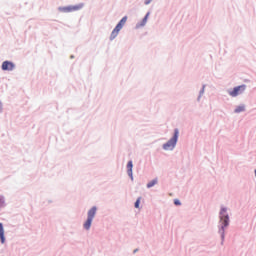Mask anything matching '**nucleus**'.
I'll return each instance as SVG.
<instances>
[{
	"mask_svg": "<svg viewBox=\"0 0 256 256\" xmlns=\"http://www.w3.org/2000/svg\"><path fill=\"white\" fill-rule=\"evenodd\" d=\"M179 139V129L174 130V136L163 145V149L165 151H173L175 149V146L177 145V140Z\"/></svg>",
	"mask_w": 256,
	"mask_h": 256,
	"instance_id": "f257e3e1",
	"label": "nucleus"
},
{
	"mask_svg": "<svg viewBox=\"0 0 256 256\" xmlns=\"http://www.w3.org/2000/svg\"><path fill=\"white\" fill-rule=\"evenodd\" d=\"M83 7H85L84 3L69 6H60L58 7V11H60V13H73V11H81Z\"/></svg>",
	"mask_w": 256,
	"mask_h": 256,
	"instance_id": "f03ea898",
	"label": "nucleus"
},
{
	"mask_svg": "<svg viewBox=\"0 0 256 256\" xmlns=\"http://www.w3.org/2000/svg\"><path fill=\"white\" fill-rule=\"evenodd\" d=\"M95 215H97V207L93 206L89 211H88V218L84 223V229L89 231L91 229V224L93 223V219H95Z\"/></svg>",
	"mask_w": 256,
	"mask_h": 256,
	"instance_id": "7ed1b4c3",
	"label": "nucleus"
},
{
	"mask_svg": "<svg viewBox=\"0 0 256 256\" xmlns=\"http://www.w3.org/2000/svg\"><path fill=\"white\" fill-rule=\"evenodd\" d=\"M245 89H247V86H245V85L237 86V87L233 88L232 91H229V96L237 97L239 95H243V93H245Z\"/></svg>",
	"mask_w": 256,
	"mask_h": 256,
	"instance_id": "20e7f679",
	"label": "nucleus"
},
{
	"mask_svg": "<svg viewBox=\"0 0 256 256\" xmlns=\"http://www.w3.org/2000/svg\"><path fill=\"white\" fill-rule=\"evenodd\" d=\"M220 221L222 223V229H224V227L229 226V215H227V209L226 208H222L220 211Z\"/></svg>",
	"mask_w": 256,
	"mask_h": 256,
	"instance_id": "39448f33",
	"label": "nucleus"
},
{
	"mask_svg": "<svg viewBox=\"0 0 256 256\" xmlns=\"http://www.w3.org/2000/svg\"><path fill=\"white\" fill-rule=\"evenodd\" d=\"M127 16H124L115 26V28L112 30V33H119L123 27H125V23H127Z\"/></svg>",
	"mask_w": 256,
	"mask_h": 256,
	"instance_id": "423d86ee",
	"label": "nucleus"
},
{
	"mask_svg": "<svg viewBox=\"0 0 256 256\" xmlns=\"http://www.w3.org/2000/svg\"><path fill=\"white\" fill-rule=\"evenodd\" d=\"M15 69V64L10 61H4L2 63V71H13Z\"/></svg>",
	"mask_w": 256,
	"mask_h": 256,
	"instance_id": "0eeeda50",
	"label": "nucleus"
},
{
	"mask_svg": "<svg viewBox=\"0 0 256 256\" xmlns=\"http://www.w3.org/2000/svg\"><path fill=\"white\" fill-rule=\"evenodd\" d=\"M149 15H151V12H147L144 16V19H142L140 22L136 24V29H139L141 27H145L147 25V20L149 19Z\"/></svg>",
	"mask_w": 256,
	"mask_h": 256,
	"instance_id": "6e6552de",
	"label": "nucleus"
},
{
	"mask_svg": "<svg viewBox=\"0 0 256 256\" xmlns=\"http://www.w3.org/2000/svg\"><path fill=\"white\" fill-rule=\"evenodd\" d=\"M128 175L131 179H133V161H129L127 164Z\"/></svg>",
	"mask_w": 256,
	"mask_h": 256,
	"instance_id": "1a4fd4ad",
	"label": "nucleus"
},
{
	"mask_svg": "<svg viewBox=\"0 0 256 256\" xmlns=\"http://www.w3.org/2000/svg\"><path fill=\"white\" fill-rule=\"evenodd\" d=\"M0 239L1 243H5V230L3 229V223H0Z\"/></svg>",
	"mask_w": 256,
	"mask_h": 256,
	"instance_id": "9d476101",
	"label": "nucleus"
},
{
	"mask_svg": "<svg viewBox=\"0 0 256 256\" xmlns=\"http://www.w3.org/2000/svg\"><path fill=\"white\" fill-rule=\"evenodd\" d=\"M158 183V180L157 179H154L152 181H150L148 184H147V188L148 189H151V187H155V185H157Z\"/></svg>",
	"mask_w": 256,
	"mask_h": 256,
	"instance_id": "9b49d317",
	"label": "nucleus"
},
{
	"mask_svg": "<svg viewBox=\"0 0 256 256\" xmlns=\"http://www.w3.org/2000/svg\"><path fill=\"white\" fill-rule=\"evenodd\" d=\"M242 111H245V106H238L236 109H235V113H242Z\"/></svg>",
	"mask_w": 256,
	"mask_h": 256,
	"instance_id": "f8f14e48",
	"label": "nucleus"
},
{
	"mask_svg": "<svg viewBox=\"0 0 256 256\" xmlns=\"http://www.w3.org/2000/svg\"><path fill=\"white\" fill-rule=\"evenodd\" d=\"M140 203H141V198H138V199L136 200V202H135V208H136V209H139Z\"/></svg>",
	"mask_w": 256,
	"mask_h": 256,
	"instance_id": "ddd939ff",
	"label": "nucleus"
},
{
	"mask_svg": "<svg viewBox=\"0 0 256 256\" xmlns=\"http://www.w3.org/2000/svg\"><path fill=\"white\" fill-rule=\"evenodd\" d=\"M5 205V201L3 200V197L0 196V207H3Z\"/></svg>",
	"mask_w": 256,
	"mask_h": 256,
	"instance_id": "4468645a",
	"label": "nucleus"
},
{
	"mask_svg": "<svg viewBox=\"0 0 256 256\" xmlns=\"http://www.w3.org/2000/svg\"><path fill=\"white\" fill-rule=\"evenodd\" d=\"M153 0H145L144 1V5H151Z\"/></svg>",
	"mask_w": 256,
	"mask_h": 256,
	"instance_id": "2eb2a0df",
	"label": "nucleus"
},
{
	"mask_svg": "<svg viewBox=\"0 0 256 256\" xmlns=\"http://www.w3.org/2000/svg\"><path fill=\"white\" fill-rule=\"evenodd\" d=\"M174 204H176V205H181V201H179V200H174Z\"/></svg>",
	"mask_w": 256,
	"mask_h": 256,
	"instance_id": "dca6fc26",
	"label": "nucleus"
}]
</instances>
